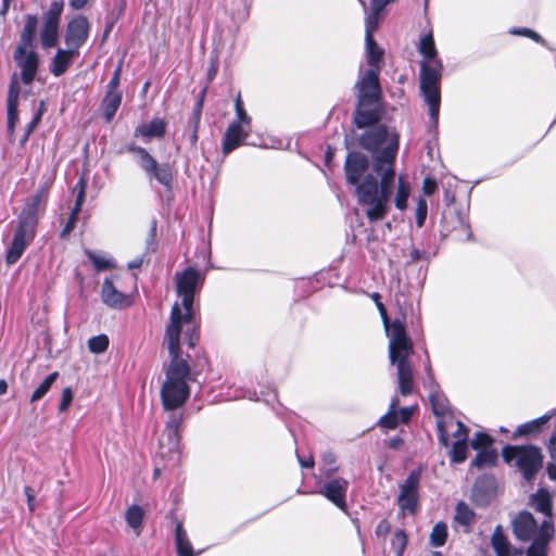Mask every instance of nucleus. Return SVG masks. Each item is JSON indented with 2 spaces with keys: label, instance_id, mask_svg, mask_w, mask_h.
<instances>
[{
  "label": "nucleus",
  "instance_id": "obj_52",
  "mask_svg": "<svg viewBox=\"0 0 556 556\" xmlns=\"http://www.w3.org/2000/svg\"><path fill=\"white\" fill-rule=\"evenodd\" d=\"M377 308L380 313V316H381V319L383 321V326L386 328V331H387V336L389 337V333L393 327V323L390 324V320H389V317H388V314H387V309L384 307V305L381 303V302H377Z\"/></svg>",
  "mask_w": 556,
  "mask_h": 556
},
{
  "label": "nucleus",
  "instance_id": "obj_28",
  "mask_svg": "<svg viewBox=\"0 0 556 556\" xmlns=\"http://www.w3.org/2000/svg\"><path fill=\"white\" fill-rule=\"evenodd\" d=\"M38 18L36 15L27 14L25 24L20 35L17 47H34L35 35L37 31Z\"/></svg>",
  "mask_w": 556,
  "mask_h": 556
},
{
  "label": "nucleus",
  "instance_id": "obj_42",
  "mask_svg": "<svg viewBox=\"0 0 556 556\" xmlns=\"http://www.w3.org/2000/svg\"><path fill=\"white\" fill-rule=\"evenodd\" d=\"M455 520L463 526H470L475 520V513L463 502L458 503L455 511Z\"/></svg>",
  "mask_w": 556,
  "mask_h": 556
},
{
  "label": "nucleus",
  "instance_id": "obj_27",
  "mask_svg": "<svg viewBox=\"0 0 556 556\" xmlns=\"http://www.w3.org/2000/svg\"><path fill=\"white\" fill-rule=\"evenodd\" d=\"M530 505L545 516L544 520L552 518V498L551 494L545 489H540L536 493L530 496Z\"/></svg>",
  "mask_w": 556,
  "mask_h": 556
},
{
  "label": "nucleus",
  "instance_id": "obj_18",
  "mask_svg": "<svg viewBox=\"0 0 556 556\" xmlns=\"http://www.w3.org/2000/svg\"><path fill=\"white\" fill-rule=\"evenodd\" d=\"M554 535L552 520H543L539 534L533 539L527 551V556H546L547 544Z\"/></svg>",
  "mask_w": 556,
  "mask_h": 556
},
{
  "label": "nucleus",
  "instance_id": "obj_29",
  "mask_svg": "<svg viewBox=\"0 0 556 556\" xmlns=\"http://www.w3.org/2000/svg\"><path fill=\"white\" fill-rule=\"evenodd\" d=\"M491 545L495 555H511V544L504 533L501 525H497L491 536Z\"/></svg>",
  "mask_w": 556,
  "mask_h": 556
},
{
  "label": "nucleus",
  "instance_id": "obj_13",
  "mask_svg": "<svg viewBox=\"0 0 556 556\" xmlns=\"http://www.w3.org/2000/svg\"><path fill=\"white\" fill-rule=\"evenodd\" d=\"M419 471H412L400 486L397 503L403 511L414 514L418 503Z\"/></svg>",
  "mask_w": 556,
  "mask_h": 556
},
{
  "label": "nucleus",
  "instance_id": "obj_62",
  "mask_svg": "<svg viewBox=\"0 0 556 556\" xmlns=\"http://www.w3.org/2000/svg\"><path fill=\"white\" fill-rule=\"evenodd\" d=\"M389 529H390L389 523L386 520H382L377 526L376 533L378 535H384L389 531Z\"/></svg>",
  "mask_w": 556,
  "mask_h": 556
},
{
  "label": "nucleus",
  "instance_id": "obj_56",
  "mask_svg": "<svg viewBox=\"0 0 556 556\" xmlns=\"http://www.w3.org/2000/svg\"><path fill=\"white\" fill-rule=\"evenodd\" d=\"M457 429L454 431L453 437L459 440L464 435V441L468 440V428L462 421H455Z\"/></svg>",
  "mask_w": 556,
  "mask_h": 556
},
{
  "label": "nucleus",
  "instance_id": "obj_10",
  "mask_svg": "<svg viewBox=\"0 0 556 556\" xmlns=\"http://www.w3.org/2000/svg\"><path fill=\"white\" fill-rule=\"evenodd\" d=\"M63 8L64 4L62 1H54L43 14V24L40 29V43L43 49H50L58 45Z\"/></svg>",
  "mask_w": 556,
  "mask_h": 556
},
{
  "label": "nucleus",
  "instance_id": "obj_45",
  "mask_svg": "<svg viewBox=\"0 0 556 556\" xmlns=\"http://www.w3.org/2000/svg\"><path fill=\"white\" fill-rule=\"evenodd\" d=\"M493 443V439L486 433L477 432L473 440L471 441V446L475 450L481 451L484 448H491Z\"/></svg>",
  "mask_w": 556,
  "mask_h": 556
},
{
  "label": "nucleus",
  "instance_id": "obj_9",
  "mask_svg": "<svg viewBox=\"0 0 556 556\" xmlns=\"http://www.w3.org/2000/svg\"><path fill=\"white\" fill-rule=\"evenodd\" d=\"M127 151L138 156L137 164L146 173L148 179H155L164 187H170L173 176L167 164H159L144 148L134 143L127 146Z\"/></svg>",
  "mask_w": 556,
  "mask_h": 556
},
{
  "label": "nucleus",
  "instance_id": "obj_24",
  "mask_svg": "<svg viewBox=\"0 0 556 556\" xmlns=\"http://www.w3.org/2000/svg\"><path fill=\"white\" fill-rule=\"evenodd\" d=\"M47 197L46 187L40 188L33 197L26 202L18 219L34 224L37 226L39 219L40 207Z\"/></svg>",
  "mask_w": 556,
  "mask_h": 556
},
{
  "label": "nucleus",
  "instance_id": "obj_34",
  "mask_svg": "<svg viewBox=\"0 0 556 556\" xmlns=\"http://www.w3.org/2000/svg\"><path fill=\"white\" fill-rule=\"evenodd\" d=\"M85 254L89 258V261L92 263L93 267L98 271L111 269L115 267L114 260L111 257H108L103 253H98L91 250H85Z\"/></svg>",
  "mask_w": 556,
  "mask_h": 556
},
{
  "label": "nucleus",
  "instance_id": "obj_8",
  "mask_svg": "<svg viewBox=\"0 0 556 556\" xmlns=\"http://www.w3.org/2000/svg\"><path fill=\"white\" fill-rule=\"evenodd\" d=\"M502 457L506 464L516 467L528 482H531L543 467L542 451L532 444L506 445L502 450Z\"/></svg>",
  "mask_w": 556,
  "mask_h": 556
},
{
  "label": "nucleus",
  "instance_id": "obj_51",
  "mask_svg": "<svg viewBox=\"0 0 556 556\" xmlns=\"http://www.w3.org/2000/svg\"><path fill=\"white\" fill-rule=\"evenodd\" d=\"M235 112H236V119L232 121L231 123H240L241 125H244L245 127L251 128L252 118L247 113L245 109L237 110Z\"/></svg>",
  "mask_w": 556,
  "mask_h": 556
},
{
  "label": "nucleus",
  "instance_id": "obj_50",
  "mask_svg": "<svg viewBox=\"0 0 556 556\" xmlns=\"http://www.w3.org/2000/svg\"><path fill=\"white\" fill-rule=\"evenodd\" d=\"M75 188L78 189V193H77L75 203L77 204V206H83V204L85 202V195H86V180L84 177L79 178Z\"/></svg>",
  "mask_w": 556,
  "mask_h": 556
},
{
  "label": "nucleus",
  "instance_id": "obj_39",
  "mask_svg": "<svg viewBox=\"0 0 556 556\" xmlns=\"http://www.w3.org/2000/svg\"><path fill=\"white\" fill-rule=\"evenodd\" d=\"M451 462L454 464H460L465 462L467 457V441H464V435L456 440L452 445L450 452Z\"/></svg>",
  "mask_w": 556,
  "mask_h": 556
},
{
  "label": "nucleus",
  "instance_id": "obj_43",
  "mask_svg": "<svg viewBox=\"0 0 556 556\" xmlns=\"http://www.w3.org/2000/svg\"><path fill=\"white\" fill-rule=\"evenodd\" d=\"M108 346L109 339L105 334L94 336L88 340V348L92 353H103L108 349Z\"/></svg>",
  "mask_w": 556,
  "mask_h": 556
},
{
  "label": "nucleus",
  "instance_id": "obj_20",
  "mask_svg": "<svg viewBox=\"0 0 556 556\" xmlns=\"http://www.w3.org/2000/svg\"><path fill=\"white\" fill-rule=\"evenodd\" d=\"M250 132L251 128H248L240 123H230L224 135L223 152L228 154L233 151L247 139Z\"/></svg>",
  "mask_w": 556,
  "mask_h": 556
},
{
  "label": "nucleus",
  "instance_id": "obj_35",
  "mask_svg": "<svg viewBox=\"0 0 556 556\" xmlns=\"http://www.w3.org/2000/svg\"><path fill=\"white\" fill-rule=\"evenodd\" d=\"M366 41V53H367V62L370 68L380 67V62L382 60L383 51L379 48L376 41L372 38H365Z\"/></svg>",
  "mask_w": 556,
  "mask_h": 556
},
{
  "label": "nucleus",
  "instance_id": "obj_7",
  "mask_svg": "<svg viewBox=\"0 0 556 556\" xmlns=\"http://www.w3.org/2000/svg\"><path fill=\"white\" fill-rule=\"evenodd\" d=\"M359 144L372 153V166L377 169L394 166L399 150V136L391 132L383 125H375L368 128L359 138Z\"/></svg>",
  "mask_w": 556,
  "mask_h": 556
},
{
  "label": "nucleus",
  "instance_id": "obj_47",
  "mask_svg": "<svg viewBox=\"0 0 556 556\" xmlns=\"http://www.w3.org/2000/svg\"><path fill=\"white\" fill-rule=\"evenodd\" d=\"M428 204L424 198H419L416 207V224L420 228L427 218Z\"/></svg>",
  "mask_w": 556,
  "mask_h": 556
},
{
  "label": "nucleus",
  "instance_id": "obj_17",
  "mask_svg": "<svg viewBox=\"0 0 556 556\" xmlns=\"http://www.w3.org/2000/svg\"><path fill=\"white\" fill-rule=\"evenodd\" d=\"M181 426V416L172 414L166 422L165 430L160 439L162 448H166L168 453H177L179 450V429Z\"/></svg>",
  "mask_w": 556,
  "mask_h": 556
},
{
  "label": "nucleus",
  "instance_id": "obj_41",
  "mask_svg": "<svg viewBox=\"0 0 556 556\" xmlns=\"http://www.w3.org/2000/svg\"><path fill=\"white\" fill-rule=\"evenodd\" d=\"M59 377V372L54 371L46 377V379L38 386V388L33 392L30 396V402H37L42 399L48 391L51 389L52 384Z\"/></svg>",
  "mask_w": 556,
  "mask_h": 556
},
{
  "label": "nucleus",
  "instance_id": "obj_40",
  "mask_svg": "<svg viewBox=\"0 0 556 556\" xmlns=\"http://www.w3.org/2000/svg\"><path fill=\"white\" fill-rule=\"evenodd\" d=\"M447 538V526L444 522H438L433 526L430 533V544L433 547H441L445 544Z\"/></svg>",
  "mask_w": 556,
  "mask_h": 556
},
{
  "label": "nucleus",
  "instance_id": "obj_64",
  "mask_svg": "<svg viewBox=\"0 0 556 556\" xmlns=\"http://www.w3.org/2000/svg\"><path fill=\"white\" fill-rule=\"evenodd\" d=\"M546 470H547L548 478L553 481H556V464L549 463L547 465Z\"/></svg>",
  "mask_w": 556,
  "mask_h": 556
},
{
  "label": "nucleus",
  "instance_id": "obj_19",
  "mask_svg": "<svg viewBox=\"0 0 556 556\" xmlns=\"http://www.w3.org/2000/svg\"><path fill=\"white\" fill-rule=\"evenodd\" d=\"M554 535L552 520H543L539 534L533 539L527 551V556H546L547 544Z\"/></svg>",
  "mask_w": 556,
  "mask_h": 556
},
{
  "label": "nucleus",
  "instance_id": "obj_11",
  "mask_svg": "<svg viewBox=\"0 0 556 556\" xmlns=\"http://www.w3.org/2000/svg\"><path fill=\"white\" fill-rule=\"evenodd\" d=\"M36 225L18 219V225L14 233L11 247L7 253V263L14 264L24 253L26 247L35 237Z\"/></svg>",
  "mask_w": 556,
  "mask_h": 556
},
{
  "label": "nucleus",
  "instance_id": "obj_33",
  "mask_svg": "<svg viewBox=\"0 0 556 556\" xmlns=\"http://www.w3.org/2000/svg\"><path fill=\"white\" fill-rule=\"evenodd\" d=\"M497 460V452L494 448H484L478 451L476 457L471 460V466L479 469L492 467Z\"/></svg>",
  "mask_w": 556,
  "mask_h": 556
},
{
  "label": "nucleus",
  "instance_id": "obj_15",
  "mask_svg": "<svg viewBox=\"0 0 556 556\" xmlns=\"http://www.w3.org/2000/svg\"><path fill=\"white\" fill-rule=\"evenodd\" d=\"M513 532L516 539L528 542L540 532L538 522L529 511H520L511 521Z\"/></svg>",
  "mask_w": 556,
  "mask_h": 556
},
{
  "label": "nucleus",
  "instance_id": "obj_59",
  "mask_svg": "<svg viewBox=\"0 0 556 556\" xmlns=\"http://www.w3.org/2000/svg\"><path fill=\"white\" fill-rule=\"evenodd\" d=\"M409 256H410V261H412L413 263L418 262V261H420V260H428V258H429V257L426 255V253H425V252H422V251H420V250H418V249H413V250L410 251Z\"/></svg>",
  "mask_w": 556,
  "mask_h": 556
},
{
  "label": "nucleus",
  "instance_id": "obj_60",
  "mask_svg": "<svg viewBox=\"0 0 556 556\" xmlns=\"http://www.w3.org/2000/svg\"><path fill=\"white\" fill-rule=\"evenodd\" d=\"M414 408L413 407H403L400 410L401 420L402 422H407L413 414Z\"/></svg>",
  "mask_w": 556,
  "mask_h": 556
},
{
  "label": "nucleus",
  "instance_id": "obj_25",
  "mask_svg": "<svg viewBox=\"0 0 556 556\" xmlns=\"http://www.w3.org/2000/svg\"><path fill=\"white\" fill-rule=\"evenodd\" d=\"M167 122L163 118L155 117L150 123H142L136 127L134 136L141 137L144 141L151 139H162L165 135Z\"/></svg>",
  "mask_w": 556,
  "mask_h": 556
},
{
  "label": "nucleus",
  "instance_id": "obj_5",
  "mask_svg": "<svg viewBox=\"0 0 556 556\" xmlns=\"http://www.w3.org/2000/svg\"><path fill=\"white\" fill-rule=\"evenodd\" d=\"M389 357L392 365L397 369L399 391L406 396L414 391V371L408 361L414 353L413 342L407 336L404 324L395 319L389 333Z\"/></svg>",
  "mask_w": 556,
  "mask_h": 556
},
{
  "label": "nucleus",
  "instance_id": "obj_61",
  "mask_svg": "<svg viewBox=\"0 0 556 556\" xmlns=\"http://www.w3.org/2000/svg\"><path fill=\"white\" fill-rule=\"evenodd\" d=\"M509 34L511 35H517V36H523V37H528L529 38V35L531 34V29L530 28H511L509 29Z\"/></svg>",
  "mask_w": 556,
  "mask_h": 556
},
{
  "label": "nucleus",
  "instance_id": "obj_3",
  "mask_svg": "<svg viewBox=\"0 0 556 556\" xmlns=\"http://www.w3.org/2000/svg\"><path fill=\"white\" fill-rule=\"evenodd\" d=\"M164 345L167 348L170 362L165 368V380L161 388V400L166 410L181 407L190 395L188 377L191 369L188 361L180 353V338H176L173 327L168 337H164Z\"/></svg>",
  "mask_w": 556,
  "mask_h": 556
},
{
  "label": "nucleus",
  "instance_id": "obj_58",
  "mask_svg": "<svg viewBox=\"0 0 556 556\" xmlns=\"http://www.w3.org/2000/svg\"><path fill=\"white\" fill-rule=\"evenodd\" d=\"M41 121V112H37L33 119L28 123L26 132L31 134Z\"/></svg>",
  "mask_w": 556,
  "mask_h": 556
},
{
  "label": "nucleus",
  "instance_id": "obj_30",
  "mask_svg": "<svg viewBox=\"0 0 556 556\" xmlns=\"http://www.w3.org/2000/svg\"><path fill=\"white\" fill-rule=\"evenodd\" d=\"M122 103V92L106 91L101 108L106 122H111Z\"/></svg>",
  "mask_w": 556,
  "mask_h": 556
},
{
  "label": "nucleus",
  "instance_id": "obj_31",
  "mask_svg": "<svg viewBox=\"0 0 556 556\" xmlns=\"http://www.w3.org/2000/svg\"><path fill=\"white\" fill-rule=\"evenodd\" d=\"M175 543L178 556H194L191 542L180 521L176 522Z\"/></svg>",
  "mask_w": 556,
  "mask_h": 556
},
{
  "label": "nucleus",
  "instance_id": "obj_2",
  "mask_svg": "<svg viewBox=\"0 0 556 556\" xmlns=\"http://www.w3.org/2000/svg\"><path fill=\"white\" fill-rule=\"evenodd\" d=\"M175 279L177 294L181 298V304L176 302L172 306L169 323L166 326L165 336L168 337V331L173 327L176 338H180V336L184 334L189 348L192 349L197 341V323L194 319L193 300L195 291L201 288L204 278L198 269L188 267L181 273H177Z\"/></svg>",
  "mask_w": 556,
  "mask_h": 556
},
{
  "label": "nucleus",
  "instance_id": "obj_36",
  "mask_svg": "<svg viewBox=\"0 0 556 556\" xmlns=\"http://www.w3.org/2000/svg\"><path fill=\"white\" fill-rule=\"evenodd\" d=\"M409 194L410 187L408 182H406L403 177H400L394 199L395 207L399 208L400 211L405 210L407 207V200L409 198Z\"/></svg>",
  "mask_w": 556,
  "mask_h": 556
},
{
  "label": "nucleus",
  "instance_id": "obj_4",
  "mask_svg": "<svg viewBox=\"0 0 556 556\" xmlns=\"http://www.w3.org/2000/svg\"><path fill=\"white\" fill-rule=\"evenodd\" d=\"M419 53L424 56L420 63V91L429 108V117L432 127H437L439 121L442 78V62L437 58V49L432 34L421 37Z\"/></svg>",
  "mask_w": 556,
  "mask_h": 556
},
{
  "label": "nucleus",
  "instance_id": "obj_1",
  "mask_svg": "<svg viewBox=\"0 0 556 556\" xmlns=\"http://www.w3.org/2000/svg\"><path fill=\"white\" fill-rule=\"evenodd\" d=\"M369 167L368 157L359 152H350L345 159L344 172L346 181L355 186V195L369 222H378L389 211L391 195L395 186L394 166L377 169Z\"/></svg>",
  "mask_w": 556,
  "mask_h": 556
},
{
  "label": "nucleus",
  "instance_id": "obj_12",
  "mask_svg": "<svg viewBox=\"0 0 556 556\" xmlns=\"http://www.w3.org/2000/svg\"><path fill=\"white\" fill-rule=\"evenodd\" d=\"M13 58L21 68V79L23 84H31L39 65V58L34 51V47H16Z\"/></svg>",
  "mask_w": 556,
  "mask_h": 556
},
{
  "label": "nucleus",
  "instance_id": "obj_46",
  "mask_svg": "<svg viewBox=\"0 0 556 556\" xmlns=\"http://www.w3.org/2000/svg\"><path fill=\"white\" fill-rule=\"evenodd\" d=\"M379 13L380 12H376V10L372 8V12L366 16L365 38H372V34L378 27Z\"/></svg>",
  "mask_w": 556,
  "mask_h": 556
},
{
  "label": "nucleus",
  "instance_id": "obj_23",
  "mask_svg": "<svg viewBox=\"0 0 556 556\" xmlns=\"http://www.w3.org/2000/svg\"><path fill=\"white\" fill-rule=\"evenodd\" d=\"M348 481L342 478L332 479L325 483L321 494L331 501L337 507L345 508V493L348 490Z\"/></svg>",
  "mask_w": 556,
  "mask_h": 556
},
{
  "label": "nucleus",
  "instance_id": "obj_26",
  "mask_svg": "<svg viewBox=\"0 0 556 556\" xmlns=\"http://www.w3.org/2000/svg\"><path fill=\"white\" fill-rule=\"evenodd\" d=\"M77 54L78 52L71 48L67 50L59 49L51 63V73L55 77L63 75Z\"/></svg>",
  "mask_w": 556,
  "mask_h": 556
},
{
  "label": "nucleus",
  "instance_id": "obj_57",
  "mask_svg": "<svg viewBox=\"0 0 556 556\" xmlns=\"http://www.w3.org/2000/svg\"><path fill=\"white\" fill-rule=\"evenodd\" d=\"M24 493L27 498L28 508L30 511H33L35 509V492L30 486L26 485L24 488Z\"/></svg>",
  "mask_w": 556,
  "mask_h": 556
},
{
  "label": "nucleus",
  "instance_id": "obj_37",
  "mask_svg": "<svg viewBox=\"0 0 556 556\" xmlns=\"http://www.w3.org/2000/svg\"><path fill=\"white\" fill-rule=\"evenodd\" d=\"M144 513L138 505H131L126 511V521L130 528H132L137 535L140 532Z\"/></svg>",
  "mask_w": 556,
  "mask_h": 556
},
{
  "label": "nucleus",
  "instance_id": "obj_48",
  "mask_svg": "<svg viewBox=\"0 0 556 556\" xmlns=\"http://www.w3.org/2000/svg\"><path fill=\"white\" fill-rule=\"evenodd\" d=\"M323 463L325 466H329L325 469V476L330 478L337 471V468L333 467L336 463V455L332 452H325L323 454Z\"/></svg>",
  "mask_w": 556,
  "mask_h": 556
},
{
  "label": "nucleus",
  "instance_id": "obj_22",
  "mask_svg": "<svg viewBox=\"0 0 556 556\" xmlns=\"http://www.w3.org/2000/svg\"><path fill=\"white\" fill-rule=\"evenodd\" d=\"M18 98H20V83L14 75L11 79L10 86H9V92H8V100H7V111H8V131L10 132V136H13L15 125L18 119L17 115V105H18Z\"/></svg>",
  "mask_w": 556,
  "mask_h": 556
},
{
  "label": "nucleus",
  "instance_id": "obj_54",
  "mask_svg": "<svg viewBox=\"0 0 556 556\" xmlns=\"http://www.w3.org/2000/svg\"><path fill=\"white\" fill-rule=\"evenodd\" d=\"M121 65L117 66V68L114 71L113 76L111 80L108 84V91H118L119 86V77H121Z\"/></svg>",
  "mask_w": 556,
  "mask_h": 556
},
{
  "label": "nucleus",
  "instance_id": "obj_38",
  "mask_svg": "<svg viewBox=\"0 0 556 556\" xmlns=\"http://www.w3.org/2000/svg\"><path fill=\"white\" fill-rule=\"evenodd\" d=\"M399 406V399L393 397L390 403L389 412L379 419V425L383 428L394 429L399 425V416L396 407Z\"/></svg>",
  "mask_w": 556,
  "mask_h": 556
},
{
  "label": "nucleus",
  "instance_id": "obj_14",
  "mask_svg": "<svg viewBox=\"0 0 556 556\" xmlns=\"http://www.w3.org/2000/svg\"><path fill=\"white\" fill-rule=\"evenodd\" d=\"M88 35L89 22L85 16L79 15L67 24L65 42L68 48L78 52V49L87 41Z\"/></svg>",
  "mask_w": 556,
  "mask_h": 556
},
{
  "label": "nucleus",
  "instance_id": "obj_6",
  "mask_svg": "<svg viewBox=\"0 0 556 556\" xmlns=\"http://www.w3.org/2000/svg\"><path fill=\"white\" fill-rule=\"evenodd\" d=\"M379 73L380 67L368 68L355 85L358 90L355 124L358 128L371 126L379 119L381 99Z\"/></svg>",
  "mask_w": 556,
  "mask_h": 556
},
{
  "label": "nucleus",
  "instance_id": "obj_55",
  "mask_svg": "<svg viewBox=\"0 0 556 556\" xmlns=\"http://www.w3.org/2000/svg\"><path fill=\"white\" fill-rule=\"evenodd\" d=\"M437 189L435 180L426 177L422 181V192L425 195H431Z\"/></svg>",
  "mask_w": 556,
  "mask_h": 556
},
{
  "label": "nucleus",
  "instance_id": "obj_32",
  "mask_svg": "<svg viewBox=\"0 0 556 556\" xmlns=\"http://www.w3.org/2000/svg\"><path fill=\"white\" fill-rule=\"evenodd\" d=\"M551 415H543L536 419L530 420L526 424L520 425L514 432L513 439H517L522 435H530L539 433L544 425L551 419Z\"/></svg>",
  "mask_w": 556,
  "mask_h": 556
},
{
  "label": "nucleus",
  "instance_id": "obj_21",
  "mask_svg": "<svg viewBox=\"0 0 556 556\" xmlns=\"http://www.w3.org/2000/svg\"><path fill=\"white\" fill-rule=\"evenodd\" d=\"M101 298L103 303L111 307L121 309L130 304L127 295L117 290L111 278H105L101 288Z\"/></svg>",
  "mask_w": 556,
  "mask_h": 556
},
{
  "label": "nucleus",
  "instance_id": "obj_49",
  "mask_svg": "<svg viewBox=\"0 0 556 556\" xmlns=\"http://www.w3.org/2000/svg\"><path fill=\"white\" fill-rule=\"evenodd\" d=\"M73 401V391L71 388H65L62 391V397L59 406L60 412H65Z\"/></svg>",
  "mask_w": 556,
  "mask_h": 556
},
{
  "label": "nucleus",
  "instance_id": "obj_44",
  "mask_svg": "<svg viewBox=\"0 0 556 556\" xmlns=\"http://www.w3.org/2000/svg\"><path fill=\"white\" fill-rule=\"evenodd\" d=\"M407 544V536L403 530H396L392 538V546L396 556H402Z\"/></svg>",
  "mask_w": 556,
  "mask_h": 556
},
{
  "label": "nucleus",
  "instance_id": "obj_53",
  "mask_svg": "<svg viewBox=\"0 0 556 556\" xmlns=\"http://www.w3.org/2000/svg\"><path fill=\"white\" fill-rule=\"evenodd\" d=\"M77 218L76 216H73V215H70L64 228L62 229V231L60 232V237L61 238H67L70 236V233L74 230L75 226H76V222H77Z\"/></svg>",
  "mask_w": 556,
  "mask_h": 556
},
{
  "label": "nucleus",
  "instance_id": "obj_63",
  "mask_svg": "<svg viewBox=\"0 0 556 556\" xmlns=\"http://www.w3.org/2000/svg\"><path fill=\"white\" fill-rule=\"evenodd\" d=\"M200 112L197 111V112H193V115L192 117L190 118L189 121V125L192 129H198L199 128V124H200Z\"/></svg>",
  "mask_w": 556,
  "mask_h": 556
},
{
  "label": "nucleus",
  "instance_id": "obj_16",
  "mask_svg": "<svg viewBox=\"0 0 556 556\" xmlns=\"http://www.w3.org/2000/svg\"><path fill=\"white\" fill-rule=\"evenodd\" d=\"M430 401L432 404V409H433L434 415L442 416V418L437 422L439 441L443 446L448 447L450 439H448L447 429L450 426H452L454 424V420L452 417L444 416L446 406L444 404L443 396L439 392L431 393Z\"/></svg>",
  "mask_w": 556,
  "mask_h": 556
}]
</instances>
